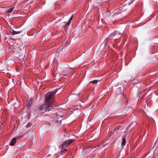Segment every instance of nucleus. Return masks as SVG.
I'll list each match as a JSON object with an SVG mask.
<instances>
[{"instance_id": "1", "label": "nucleus", "mask_w": 158, "mask_h": 158, "mask_svg": "<svg viewBox=\"0 0 158 158\" xmlns=\"http://www.w3.org/2000/svg\"><path fill=\"white\" fill-rule=\"evenodd\" d=\"M57 91L56 90L52 92H48L46 95L45 98V102L49 106H51L54 102V96Z\"/></svg>"}, {"instance_id": "2", "label": "nucleus", "mask_w": 158, "mask_h": 158, "mask_svg": "<svg viewBox=\"0 0 158 158\" xmlns=\"http://www.w3.org/2000/svg\"><path fill=\"white\" fill-rule=\"evenodd\" d=\"M50 106H49L47 104L45 103L44 104H43L40 106L38 110L39 111L41 112L42 113H44L47 111V109Z\"/></svg>"}, {"instance_id": "3", "label": "nucleus", "mask_w": 158, "mask_h": 158, "mask_svg": "<svg viewBox=\"0 0 158 158\" xmlns=\"http://www.w3.org/2000/svg\"><path fill=\"white\" fill-rule=\"evenodd\" d=\"M73 141L72 139H70L67 140L61 144V147L63 148L67 147L72 143Z\"/></svg>"}, {"instance_id": "4", "label": "nucleus", "mask_w": 158, "mask_h": 158, "mask_svg": "<svg viewBox=\"0 0 158 158\" xmlns=\"http://www.w3.org/2000/svg\"><path fill=\"white\" fill-rule=\"evenodd\" d=\"M126 143V138L125 135H123L122 138V142L121 145L122 146H123L125 145Z\"/></svg>"}, {"instance_id": "5", "label": "nucleus", "mask_w": 158, "mask_h": 158, "mask_svg": "<svg viewBox=\"0 0 158 158\" xmlns=\"http://www.w3.org/2000/svg\"><path fill=\"white\" fill-rule=\"evenodd\" d=\"M113 33L115 39H116L117 36L122 34L120 32L117 31H114L113 32Z\"/></svg>"}, {"instance_id": "6", "label": "nucleus", "mask_w": 158, "mask_h": 158, "mask_svg": "<svg viewBox=\"0 0 158 158\" xmlns=\"http://www.w3.org/2000/svg\"><path fill=\"white\" fill-rule=\"evenodd\" d=\"M16 138H14L11 141L10 143V145L11 146H13L16 143Z\"/></svg>"}, {"instance_id": "7", "label": "nucleus", "mask_w": 158, "mask_h": 158, "mask_svg": "<svg viewBox=\"0 0 158 158\" xmlns=\"http://www.w3.org/2000/svg\"><path fill=\"white\" fill-rule=\"evenodd\" d=\"M14 8V7H10L9 9H8L7 10V12L8 13H11L12 12V11H13Z\"/></svg>"}, {"instance_id": "8", "label": "nucleus", "mask_w": 158, "mask_h": 158, "mask_svg": "<svg viewBox=\"0 0 158 158\" xmlns=\"http://www.w3.org/2000/svg\"><path fill=\"white\" fill-rule=\"evenodd\" d=\"M113 37H114V36L113 32L109 35V36L108 37V38L110 39H112Z\"/></svg>"}, {"instance_id": "9", "label": "nucleus", "mask_w": 158, "mask_h": 158, "mask_svg": "<svg viewBox=\"0 0 158 158\" xmlns=\"http://www.w3.org/2000/svg\"><path fill=\"white\" fill-rule=\"evenodd\" d=\"M72 18H73L72 16H71L70 17L69 20L68 21V23H67V25H69L70 24L71 22V21L72 19Z\"/></svg>"}, {"instance_id": "10", "label": "nucleus", "mask_w": 158, "mask_h": 158, "mask_svg": "<svg viewBox=\"0 0 158 158\" xmlns=\"http://www.w3.org/2000/svg\"><path fill=\"white\" fill-rule=\"evenodd\" d=\"M139 84H141L140 83L136 82L135 83L134 85L135 87H140V85H138Z\"/></svg>"}, {"instance_id": "11", "label": "nucleus", "mask_w": 158, "mask_h": 158, "mask_svg": "<svg viewBox=\"0 0 158 158\" xmlns=\"http://www.w3.org/2000/svg\"><path fill=\"white\" fill-rule=\"evenodd\" d=\"M98 81V80H94L91 81V82L93 84H96Z\"/></svg>"}, {"instance_id": "12", "label": "nucleus", "mask_w": 158, "mask_h": 158, "mask_svg": "<svg viewBox=\"0 0 158 158\" xmlns=\"http://www.w3.org/2000/svg\"><path fill=\"white\" fill-rule=\"evenodd\" d=\"M66 151V150L65 149L63 148L61 150V152H63V153H64Z\"/></svg>"}, {"instance_id": "13", "label": "nucleus", "mask_w": 158, "mask_h": 158, "mask_svg": "<svg viewBox=\"0 0 158 158\" xmlns=\"http://www.w3.org/2000/svg\"><path fill=\"white\" fill-rule=\"evenodd\" d=\"M14 106L15 108H16L17 106H18V103L15 102V103Z\"/></svg>"}, {"instance_id": "14", "label": "nucleus", "mask_w": 158, "mask_h": 158, "mask_svg": "<svg viewBox=\"0 0 158 158\" xmlns=\"http://www.w3.org/2000/svg\"><path fill=\"white\" fill-rule=\"evenodd\" d=\"M56 153H52V154H49L48 155H49L50 156H51V155L52 156H53L54 155V154H55Z\"/></svg>"}, {"instance_id": "15", "label": "nucleus", "mask_w": 158, "mask_h": 158, "mask_svg": "<svg viewBox=\"0 0 158 158\" xmlns=\"http://www.w3.org/2000/svg\"><path fill=\"white\" fill-rule=\"evenodd\" d=\"M27 127H30V125H29V124H28V125H27Z\"/></svg>"}, {"instance_id": "16", "label": "nucleus", "mask_w": 158, "mask_h": 158, "mask_svg": "<svg viewBox=\"0 0 158 158\" xmlns=\"http://www.w3.org/2000/svg\"><path fill=\"white\" fill-rule=\"evenodd\" d=\"M66 26L64 27H65V30H66Z\"/></svg>"}, {"instance_id": "17", "label": "nucleus", "mask_w": 158, "mask_h": 158, "mask_svg": "<svg viewBox=\"0 0 158 158\" xmlns=\"http://www.w3.org/2000/svg\"><path fill=\"white\" fill-rule=\"evenodd\" d=\"M100 79H101L100 80H102V78H100Z\"/></svg>"}, {"instance_id": "18", "label": "nucleus", "mask_w": 158, "mask_h": 158, "mask_svg": "<svg viewBox=\"0 0 158 158\" xmlns=\"http://www.w3.org/2000/svg\"><path fill=\"white\" fill-rule=\"evenodd\" d=\"M100 79H101L100 80H102V78H100Z\"/></svg>"}]
</instances>
